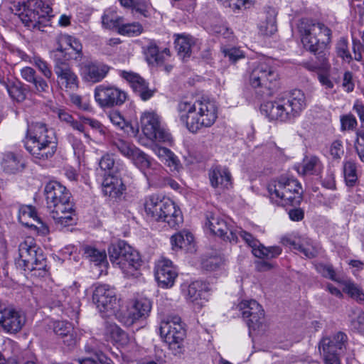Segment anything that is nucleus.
I'll return each mask as SVG.
<instances>
[{"mask_svg": "<svg viewBox=\"0 0 364 364\" xmlns=\"http://www.w3.org/2000/svg\"><path fill=\"white\" fill-rule=\"evenodd\" d=\"M180 120L188 130L193 134L212 127L218 117V107L215 102L202 97L193 101L181 100L177 107Z\"/></svg>", "mask_w": 364, "mask_h": 364, "instance_id": "obj_1", "label": "nucleus"}, {"mask_svg": "<svg viewBox=\"0 0 364 364\" xmlns=\"http://www.w3.org/2000/svg\"><path fill=\"white\" fill-rule=\"evenodd\" d=\"M47 208L55 224L62 228L76 223L75 210L71 193L58 181L48 182L44 188Z\"/></svg>", "mask_w": 364, "mask_h": 364, "instance_id": "obj_2", "label": "nucleus"}, {"mask_svg": "<svg viewBox=\"0 0 364 364\" xmlns=\"http://www.w3.org/2000/svg\"><path fill=\"white\" fill-rule=\"evenodd\" d=\"M55 72L61 89L77 90V75L65 65V62L75 58L82 51V45L75 38L68 35H60L57 40Z\"/></svg>", "mask_w": 364, "mask_h": 364, "instance_id": "obj_3", "label": "nucleus"}, {"mask_svg": "<svg viewBox=\"0 0 364 364\" xmlns=\"http://www.w3.org/2000/svg\"><path fill=\"white\" fill-rule=\"evenodd\" d=\"M53 0H27L14 2L10 6L12 13L18 16L28 28L43 30L50 25L54 17L52 9Z\"/></svg>", "mask_w": 364, "mask_h": 364, "instance_id": "obj_4", "label": "nucleus"}, {"mask_svg": "<svg viewBox=\"0 0 364 364\" xmlns=\"http://www.w3.org/2000/svg\"><path fill=\"white\" fill-rule=\"evenodd\" d=\"M57 138L52 129L42 122L28 125L25 147L36 158L46 160L51 158L57 149Z\"/></svg>", "mask_w": 364, "mask_h": 364, "instance_id": "obj_5", "label": "nucleus"}, {"mask_svg": "<svg viewBox=\"0 0 364 364\" xmlns=\"http://www.w3.org/2000/svg\"><path fill=\"white\" fill-rule=\"evenodd\" d=\"M287 98L277 102H267L261 110L270 120L287 122L293 119L306 107L304 92H289Z\"/></svg>", "mask_w": 364, "mask_h": 364, "instance_id": "obj_6", "label": "nucleus"}, {"mask_svg": "<svg viewBox=\"0 0 364 364\" xmlns=\"http://www.w3.org/2000/svg\"><path fill=\"white\" fill-rule=\"evenodd\" d=\"M144 209L149 218L158 222L166 223L172 228L179 227L183 221L181 210L167 198L150 196L145 200Z\"/></svg>", "mask_w": 364, "mask_h": 364, "instance_id": "obj_7", "label": "nucleus"}, {"mask_svg": "<svg viewBox=\"0 0 364 364\" xmlns=\"http://www.w3.org/2000/svg\"><path fill=\"white\" fill-rule=\"evenodd\" d=\"M272 201L281 205H295L301 200V187L293 178H280L271 181L267 186Z\"/></svg>", "mask_w": 364, "mask_h": 364, "instance_id": "obj_8", "label": "nucleus"}, {"mask_svg": "<svg viewBox=\"0 0 364 364\" xmlns=\"http://www.w3.org/2000/svg\"><path fill=\"white\" fill-rule=\"evenodd\" d=\"M298 31L304 48L312 53H316L331 41V31L321 23L301 19Z\"/></svg>", "mask_w": 364, "mask_h": 364, "instance_id": "obj_9", "label": "nucleus"}, {"mask_svg": "<svg viewBox=\"0 0 364 364\" xmlns=\"http://www.w3.org/2000/svg\"><path fill=\"white\" fill-rule=\"evenodd\" d=\"M249 83L252 88L275 89L279 84V74L271 65V60L260 58L252 62L248 68Z\"/></svg>", "mask_w": 364, "mask_h": 364, "instance_id": "obj_10", "label": "nucleus"}, {"mask_svg": "<svg viewBox=\"0 0 364 364\" xmlns=\"http://www.w3.org/2000/svg\"><path fill=\"white\" fill-rule=\"evenodd\" d=\"M160 335L175 354L181 353L186 336L181 318L177 315H168L160 322Z\"/></svg>", "mask_w": 364, "mask_h": 364, "instance_id": "obj_11", "label": "nucleus"}, {"mask_svg": "<svg viewBox=\"0 0 364 364\" xmlns=\"http://www.w3.org/2000/svg\"><path fill=\"white\" fill-rule=\"evenodd\" d=\"M141 131L144 135L153 142L171 144L173 138L164 126L161 117L154 111H146L140 117Z\"/></svg>", "mask_w": 364, "mask_h": 364, "instance_id": "obj_12", "label": "nucleus"}, {"mask_svg": "<svg viewBox=\"0 0 364 364\" xmlns=\"http://www.w3.org/2000/svg\"><path fill=\"white\" fill-rule=\"evenodd\" d=\"M239 236L252 248V252L256 257L269 259L282 253V249L279 246L267 247L250 233L241 228H236L235 231L230 232V242H237Z\"/></svg>", "mask_w": 364, "mask_h": 364, "instance_id": "obj_13", "label": "nucleus"}, {"mask_svg": "<svg viewBox=\"0 0 364 364\" xmlns=\"http://www.w3.org/2000/svg\"><path fill=\"white\" fill-rule=\"evenodd\" d=\"M93 302L101 312L115 313L117 297L114 289L107 284L96 287L92 294Z\"/></svg>", "mask_w": 364, "mask_h": 364, "instance_id": "obj_14", "label": "nucleus"}, {"mask_svg": "<svg viewBox=\"0 0 364 364\" xmlns=\"http://www.w3.org/2000/svg\"><path fill=\"white\" fill-rule=\"evenodd\" d=\"M18 256L16 264L26 271V268H31L38 260L39 257L43 255L36 245L33 238L27 237L19 245Z\"/></svg>", "mask_w": 364, "mask_h": 364, "instance_id": "obj_15", "label": "nucleus"}, {"mask_svg": "<svg viewBox=\"0 0 364 364\" xmlns=\"http://www.w3.org/2000/svg\"><path fill=\"white\" fill-rule=\"evenodd\" d=\"M281 242L284 245L299 251L307 258H314L319 253L318 244L308 237L286 235Z\"/></svg>", "mask_w": 364, "mask_h": 364, "instance_id": "obj_16", "label": "nucleus"}, {"mask_svg": "<svg viewBox=\"0 0 364 364\" xmlns=\"http://www.w3.org/2000/svg\"><path fill=\"white\" fill-rule=\"evenodd\" d=\"M242 317L246 319L250 329L256 330L264 319V310L255 300H245L239 304Z\"/></svg>", "mask_w": 364, "mask_h": 364, "instance_id": "obj_17", "label": "nucleus"}, {"mask_svg": "<svg viewBox=\"0 0 364 364\" xmlns=\"http://www.w3.org/2000/svg\"><path fill=\"white\" fill-rule=\"evenodd\" d=\"M177 277L176 268L170 259L161 258L156 262L155 278L161 287H172Z\"/></svg>", "mask_w": 364, "mask_h": 364, "instance_id": "obj_18", "label": "nucleus"}, {"mask_svg": "<svg viewBox=\"0 0 364 364\" xmlns=\"http://www.w3.org/2000/svg\"><path fill=\"white\" fill-rule=\"evenodd\" d=\"M25 323V316L14 309L4 306L0 311V327L7 333L18 332Z\"/></svg>", "mask_w": 364, "mask_h": 364, "instance_id": "obj_19", "label": "nucleus"}, {"mask_svg": "<svg viewBox=\"0 0 364 364\" xmlns=\"http://www.w3.org/2000/svg\"><path fill=\"white\" fill-rule=\"evenodd\" d=\"M78 68L82 78L92 83L101 81L109 71V67L106 65L88 60L81 62Z\"/></svg>", "mask_w": 364, "mask_h": 364, "instance_id": "obj_20", "label": "nucleus"}, {"mask_svg": "<svg viewBox=\"0 0 364 364\" xmlns=\"http://www.w3.org/2000/svg\"><path fill=\"white\" fill-rule=\"evenodd\" d=\"M208 291L206 282L195 281L183 289V294L188 301L202 306L208 300L205 296Z\"/></svg>", "mask_w": 364, "mask_h": 364, "instance_id": "obj_21", "label": "nucleus"}, {"mask_svg": "<svg viewBox=\"0 0 364 364\" xmlns=\"http://www.w3.org/2000/svg\"><path fill=\"white\" fill-rule=\"evenodd\" d=\"M205 218V226L208 227L213 234L224 240L230 241V232L235 231V229L230 228L223 218L214 213L207 212Z\"/></svg>", "mask_w": 364, "mask_h": 364, "instance_id": "obj_22", "label": "nucleus"}, {"mask_svg": "<svg viewBox=\"0 0 364 364\" xmlns=\"http://www.w3.org/2000/svg\"><path fill=\"white\" fill-rule=\"evenodd\" d=\"M209 179L212 187L229 189L232 187V176L228 168L222 166H213L209 170Z\"/></svg>", "mask_w": 364, "mask_h": 364, "instance_id": "obj_23", "label": "nucleus"}, {"mask_svg": "<svg viewBox=\"0 0 364 364\" xmlns=\"http://www.w3.org/2000/svg\"><path fill=\"white\" fill-rule=\"evenodd\" d=\"M102 190L105 195L113 198H118L125 191V186L121 177L109 174L102 182Z\"/></svg>", "mask_w": 364, "mask_h": 364, "instance_id": "obj_24", "label": "nucleus"}, {"mask_svg": "<svg viewBox=\"0 0 364 364\" xmlns=\"http://www.w3.org/2000/svg\"><path fill=\"white\" fill-rule=\"evenodd\" d=\"M124 260L119 269L127 277H136L137 271L141 264V259L138 252L131 247V251L126 255Z\"/></svg>", "mask_w": 364, "mask_h": 364, "instance_id": "obj_25", "label": "nucleus"}, {"mask_svg": "<svg viewBox=\"0 0 364 364\" xmlns=\"http://www.w3.org/2000/svg\"><path fill=\"white\" fill-rule=\"evenodd\" d=\"M171 243L173 250H184L186 252L195 250L193 235L186 230L179 232L171 237Z\"/></svg>", "mask_w": 364, "mask_h": 364, "instance_id": "obj_26", "label": "nucleus"}, {"mask_svg": "<svg viewBox=\"0 0 364 364\" xmlns=\"http://www.w3.org/2000/svg\"><path fill=\"white\" fill-rule=\"evenodd\" d=\"M131 251V246L124 241H119L116 244H112L108 249L109 257L111 262L119 268L124 263L126 255Z\"/></svg>", "mask_w": 364, "mask_h": 364, "instance_id": "obj_27", "label": "nucleus"}, {"mask_svg": "<svg viewBox=\"0 0 364 364\" xmlns=\"http://www.w3.org/2000/svg\"><path fill=\"white\" fill-rule=\"evenodd\" d=\"M95 100L101 107L121 105L127 100L126 92H95Z\"/></svg>", "mask_w": 364, "mask_h": 364, "instance_id": "obj_28", "label": "nucleus"}, {"mask_svg": "<svg viewBox=\"0 0 364 364\" xmlns=\"http://www.w3.org/2000/svg\"><path fill=\"white\" fill-rule=\"evenodd\" d=\"M347 336L342 332H338L332 338H324L319 343V350H330L337 353L345 347Z\"/></svg>", "mask_w": 364, "mask_h": 364, "instance_id": "obj_29", "label": "nucleus"}, {"mask_svg": "<svg viewBox=\"0 0 364 364\" xmlns=\"http://www.w3.org/2000/svg\"><path fill=\"white\" fill-rule=\"evenodd\" d=\"M277 12L274 8H269L265 11V17L259 25V32L264 36H272L277 31Z\"/></svg>", "mask_w": 364, "mask_h": 364, "instance_id": "obj_30", "label": "nucleus"}, {"mask_svg": "<svg viewBox=\"0 0 364 364\" xmlns=\"http://www.w3.org/2000/svg\"><path fill=\"white\" fill-rule=\"evenodd\" d=\"M120 76L124 78L134 91H153L149 88L148 82L139 74L132 71H121Z\"/></svg>", "mask_w": 364, "mask_h": 364, "instance_id": "obj_31", "label": "nucleus"}, {"mask_svg": "<svg viewBox=\"0 0 364 364\" xmlns=\"http://www.w3.org/2000/svg\"><path fill=\"white\" fill-rule=\"evenodd\" d=\"M101 18L102 26L107 29L119 28L123 22V18L117 15L115 7L105 9Z\"/></svg>", "mask_w": 364, "mask_h": 364, "instance_id": "obj_32", "label": "nucleus"}, {"mask_svg": "<svg viewBox=\"0 0 364 364\" xmlns=\"http://www.w3.org/2000/svg\"><path fill=\"white\" fill-rule=\"evenodd\" d=\"M175 47L178 54L183 58L190 56L191 46L193 43V38L187 34H176Z\"/></svg>", "mask_w": 364, "mask_h": 364, "instance_id": "obj_33", "label": "nucleus"}, {"mask_svg": "<svg viewBox=\"0 0 364 364\" xmlns=\"http://www.w3.org/2000/svg\"><path fill=\"white\" fill-rule=\"evenodd\" d=\"M105 336L107 341L115 343H123L127 341V335L115 323H106L105 329Z\"/></svg>", "mask_w": 364, "mask_h": 364, "instance_id": "obj_34", "label": "nucleus"}, {"mask_svg": "<svg viewBox=\"0 0 364 364\" xmlns=\"http://www.w3.org/2000/svg\"><path fill=\"white\" fill-rule=\"evenodd\" d=\"M1 166L7 173H15L23 168V164L21 162L20 156L7 152L3 154Z\"/></svg>", "mask_w": 364, "mask_h": 364, "instance_id": "obj_35", "label": "nucleus"}, {"mask_svg": "<svg viewBox=\"0 0 364 364\" xmlns=\"http://www.w3.org/2000/svg\"><path fill=\"white\" fill-rule=\"evenodd\" d=\"M109 119L117 128L123 130L127 134L135 136L138 129L134 128L131 124L125 121L124 117L118 112L113 111L109 114Z\"/></svg>", "mask_w": 364, "mask_h": 364, "instance_id": "obj_36", "label": "nucleus"}, {"mask_svg": "<svg viewBox=\"0 0 364 364\" xmlns=\"http://www.w3.org/2000/svg\"><path fill=\"white\" fill-rule=\"evenodd\" d=\"M151 309V302L147 299H140L135 301L130 310L134 317L138 320L141 318H146Z\"/></svg>", "mask_w": 364, "mask_h": 364, "instance_id": "obj_37", "label": "nucleus"}, {"mask_svg": "<svg viewBox=\"0 0 364 364\" xmlns=\"http://www.w3.org/2000/svg\"><path fill=\"white\" fill-rule=\"evenodd\" d=\"M321 167V163L319 159L316 156L306 157L302 164L299 167L298 172L303 175L314 174Z\"/></svg>", "mask_w": 364, "mask_h": 364, "instance_id": "obj_38", "label": "nucleus"}, {"mask_svg": "<svg viewBox=\"0 0 364 364\" xmlns=\"http://www.w3.org/2000/svg\"><path fill=\"white\" fill-rule=\"evenodd\" d=\"M113 149H117L122 156L130 159L137 147L131 142L122 139H114L110 141Z\"/></svg>", "mask_w": 364, "mask_h": 364, "instance_id": "obj_39", "label": "nucleus"}, {"mask_svg": "<svg viewBox=\"0 0 364 364\" xmlns=\"http://www.w3.org/2000/svg\"><path fill=\"white\" fill-rule=\"evenodd\" d=\"M28 219L37 221L38 223H41L33 206L23 205L19 209L18 220L20 223L26 226H33V225L28 221Z\"/></svg>", "mask_w": 364, "mask_h": 364, "instance_id": "obj_40", "label": "nucleus"}, {"mask_svg": "<svg viewBox=\"0 0 364 364\" xmlns=\"http://www.w3.org/2000/svg\"><path fill=\"white\" fill-rule=\"evenodd\" d=\"M124 7L132 8L144 16H147L150 4L147 0H119Z\"/></svg>", "mask_w": 364, "mask_h": 364, "instance_id": "obj_41", "label": "nucleus"}, {"mask_svg": "<svg viewBox=\"0 0 364 364\" xmlns=\"http://www.w3.org/2000/svg\"><path fill=\"white\" fill-rule=\"evenodd\" d=\"M83 251L85 257L96 265H100L106 262L107 255L105 251H100L91 246L84 247Z\"/></svg>", "mask_w": 364, "mask_h": 364, "instance_id": "obj_42", "label": "nucleus"}, {"mask_svg": "<svg viewBox=\"0 0 364 364\" xmlns=\"http://www.w3.org/2000/svg\"><path fill=\"white\" fill-rule=\"evenodd\" d=\"M341 283L344 286L343 291L345 293L360 303L364 302V293L358 286L348 280L344 281L342 279Z\"/></svg>", "mask_w": 364, "mask_h": 364, "instance_id": "obj_43", "label": "nucleus"}, {"mask_svg": "<svg viewBox=\"0 0 364 364\" xmlns=\"http://www.w3.org/2000/svg\"><path fill=\"white\" fill-rule=\"evenodd\" d=\"M129 159L133 161L136 167L143 171L148 169L151 165V161L149 156L138 148Z\"/></svg>", "mask_w": 364, "mask_h": 364, "instance_id": "obj_44", "label": "nucleus"}, {"mask_svg": "<svg viewBox=\"0 0 364 364\" xmlns=\"http://www.w3.org/2000/svg\"><path fill=\"white\" fill-rule=\"evenodd\" d=\"M315 267L317 272L321 274L323 277L338 283L342 282V279L336 273L332 265L319 263L317 264Z\"/></svg>", "mask_w": 364, "mask_h": 364, "instance_id": "obj_45", "label": "nucleus"}, {"mask_svg": "<svg viewBox=\"0 0 364 364\" xmlns=\"http://www.w3.org/2000/svg\"><path fill=\"white\" fill-rule=\"evenodd\" d=\"M143 28L139 23H123L118 28V32L123 36H135L142 33Z\"/></svg>", "mask_w": 364, "mask_h": 364, "instance_id": "obj_46", "label": "nucleus"}, {"mask_svg": "<svg viewBox=\"0 0 364 364\" xmlns=\"http://www.w3.org/2000/svg\"><path fill=\"white\" fill-rule=\"evenodd\" d=\"M36 277H44L48 274L47 262L44 256H40L38 260L31 268H26Z\"/></svg>", "mask_w": 364, "mask_h": 364, "instance_id": "obj_47", "label": "nucleus"}, {"mask_svg": "<svg viewBox=\"0 0 364 364\" xmlns=\"http://www.w3.org/2000/svg\"><path fill=\"white\" fill-rule=\"evenodd\" d=\"M343 173L346 184L349 186H353L358 179L355 164L353 161L345 162Z\"/></svg>", "mask_w": 364, "mask_h": 364, "instance_id": "obj_48", "label": "nucleus"}, {"mask_svg": "<svg viewBox=\"0 0 364 364\" xmlns=\"http://www.w3.org/2000/svg\"><path fill=\"white\" fill-rule=\"evenodd\" d=\"M224 6L230 8L234 12L249 8L252 5L254 0H218Z\"/></svg>", "mask_w": 364, "mask_h": 364, "instance_id": "obj_49", "label": "nucleus"}, {"mask_svg": "<svg viewBox=\"0 0 364 364\" xmlns=\"http://www.w3.org/2000/svg\"><path fill=\"white\" fill-rule=\"evenodd\" d=\"M29 62L35 65L38 70L46 77L51 78L53 76L52 70L48 63L39 56H33Z\"/></svg>", "mask_w": 364, "mask_h": 364, "instance_id": "obj_50", "label": "nucleus"}, {"mask_svg": "<svg viewBox=\"0 0 364 364\" xmlns=\"http://www.w3.org/2000/svg\"><path fill=\"white\" fill-rule=\"evenodd\" d=\"M80 364H113L112 360L102 353H97L95 358L79 360Z\"/></svg>", "mask_w": 364, "mask_h": 364, "instance_id": "obj_51", "label": "nucleus"}, {"mask_svg": "<svg viewBox=\"0 0 364 364\" xmlns=\"http://www.w3.org/2000/svg\"><path fill=\"white\" fill-rule=\"evenodd\" d=\"M73 329L72 325L68 322L58 321L53 323V331L60 338L73 331Z\"/></svg>", "mask_w": 364, "mask_h": 364, "instance_id": "obj_52", "label": "nucleus"}, {"mask_svg": "<svg viewBox=\"0 0 364 364\" xmlns=\"http://www.w3.org/2000/svg\"><path fill=\"white\" fill-rule=\"evenodd\" d=\"M116 318L119 322L123 323L124 326H130L138 319L134 317L130 309L127 312H117L115 314Z\"/></svg>", "mask_w": 364, "mask_h": 364, "instance_id": "obj_53", "label": "nucleus"}, {"mask_svg": "<svg viewBox=\"0 0 364 364\" xmlns=\"http://www.w3.org/2000/svg\"><path fill=\"white\" fill-rule=\"evenodd\" d=\"M210 31L226 38H230L232 34L230 29L225 23H222L211 25Z\"/></svg>", "mask_w": 364, "mask_h": 364, "instance_id": "obj_54", "label": "nucleus"}, {"mask_svg": "<svg viewBox=\"0 0 364 364\" xmlns=\"http://www.w3.org/2000/svg\"><path fill=\"white\" fill-rule=\"evenodd\" d=\"M223 53L225 56L228 57L229 60L233 63L245 58L243 51L235 47L223 48Z\"/></svg>", "mask_w": 364, "mask_h": 364, "instance_id": "obj_55", "label": "nucleus"}, {"mask_svg": "<svg viewBox=\"0 0 364 364\" xmlns=\"http://www.w3.org/2000/svg\"><path fill=\"white\" fill-rule=\"evenodd\" d=\"M223 264L220 257H211L203 262V267L208 271H214L219 268Z\"/></svg>", "mask_w": 364, "mask_h": 364, "instance_id": "obj_56", "label": "nucleus"}, {"mask_svg": "<svg viewBox=\"0 0 364 364\" xmlns=\"http://www.w3.org/2000/svg\"><path fill=\"white\" fill-rule=\"evenodd\" d=\"M318 58H321V63L319 65H311L309 63H305L304 66L309 70H322L323 71H326L329 69L330 65L328 61V58L326 56V54L319 55Z\"/></svg>", "mask_w": 364, "mask_h": 364, "instance_id": "obj_57", "label": "nucleus"}, {"mask_svg": "<svg viewBox=\"0 0 364 364\" xmlns=\"http://www.w3.org/2000/svg\"><path fill=\"white\" fill-rule=\"evenodd\" d=\"M70 101L73 105L77 106L79 109L82 110H89L90 104L87 100L82 99V97L75 92H71L70 94Z\"/></svg>", "mask_w": 364, "mask_h": 364, "instance_id": "obj_58", "label": "nucleus"}, {"mask_svg": "<svg viewBox=\"0 0 364 364\" xmlns=\"http://www.w3.org/2000/svg\"><path fill=\"white\" fill-rule=\"evenodd\" d=\"M337 52L338 56L347 62H350L352 59L351 55L348 50L347 42L345 40H342L338 43Z\"/></svg>", "mask_w": 364, "mask_h": 364, "instance_id": "obj_59", "label": "nucleus"}, {"mask_svg": "<svg viewBox=\"0 0 364 364\" xmlns=\"http://www.w3.org/2000/svg\"><path fill=\"white\" fill-rule=\"evenodd\" d=\"M343 152V144L340 140H336L331 144L330 154L333 159H341Z\"/></svg>", "mask_w": 364, "mask_h": 364, "instance_id": "obj_60", "label": "nucleus"}, {"mask_svg": "<svg viewBox=\"0 0 364 364\" xmlns=\"http://www.w3.org/2000/svg\"><path fill=\"white\" fill-rule=\"evenodd\" d=\"M342 87L346 91H353L355 87V80L353 73L347 71L344 73L342 82Z\"/></svg>", "mask_w": 364, "mask_h": 364, "instance_id": "obj_61", "label": "nucleus"}, {"mask_svg": "<svg viewBox=\"0 0 364 364\" xmlns=\"http://www.w3.org/2000/svg\"><path fill=\"white\" fill-rule=\"evenodd\" d=\"M342 130L353 129L357 125L356 119L353 115H346L341 117Z\"/></svg>", "mask_w": 364, "mask_h": 364, "instance_id": "obj_62", "label": "nucleus"}, {"mask_svg": "<svg viewBox=\"0 0 364 364\" xmlns=\"http://www.w3.org/2000/svg\"><path fill=\"white\" fill-rule=\"evenodd\" d=\"M100 167L104 171H110L114 165V160L109 154L104 155L100 162Z\"/></svg>", "mask_w": 364, "mask_h": 364, "instance_id": "obj_63", "label": "nucleus"}, {"mask_svg": "<svg viewBox=\"0 0 364 364\" xmlns=\"http://www.w3.org/2000/svg\"><path fill=\"white\" fill-rule=\"evenodd\" d=\"M325 364H341L337 353L330 350H323Z\"/></svg>", "mask_w": 364, "mask_h": 364, "instance_id": "obj_64", "label": "nucleus"}]
</instances>
